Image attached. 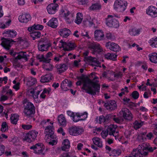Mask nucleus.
<instances>
[{
    "instance_id": "56",
    "label": "nucleus",
    "mask_w": 157,
    "mask_h": 157,
    "mask_svg": "<svg viewBox=\"0 0 157 157\" xmlns=\"http://www.w3.org/2000/svg\"><path fill=\"white\" fill-rule=\"evenodd\" d=\"M123 75V74L122 71H119L118 72L115 73L114 74V77L117 78H121Z\"/></svg>"
},
{
    "instance_id": "63",
    "label": "nucleus",
    "mask_w": 157,
    "mask_h": 157,
    "mask_svg": "<svg viewBox=\"0 0 157 157\" xmlns=\"http://www.w3.org/2000/svg\"><path fill=\"white\" fill-rule=\"evenodd\" d=\"M34 26L35 30H41L44 28V26L43 25L39 24H34Z\"/></svg>"
},
{
    "instance_id": "1",
    "label": "nucleus",
    "mask_w": 157,
    "mask_h": 157,
    "mask_svg": "<svg viewBox=\"0 0 157 157\" xmlns=\"http://www.w3.org/2000/svg\"><path fill=\"white\" fill-rule=\"evenodd\" d=\"M82 83L83 84L82 89L88 94L94 95L96 92L99 91V85L98 84H94L88 77L81 78L76 82V84L79 86Z\"/></svg>"
},
{
    "instance_id": "37",
    "label": "nucleus",
    "mask_w": 157,
    "mask_h": 157,
    "mask_svg": "<svg viewBox=\"0 0 157 157\" xmlns=\"http://www.w3.org/2000/svg\"><path fill=\"white\" fill-rule=\"evenodd\" d=\"M104 57L107 59L116 61L117 60V55L113 53H107L104 55Z\"/></svg>"
},
{
    "instance_id": "33",
    "label": "nucleus",
    "mask_w": 157,
    "mask_h": 157,
    "mask_svg": "<svg viewBox=\"0 0 157 157\" xmlns=\"http://www.w3.org/2000/svg\"><path fill=\"white\" fill-rule=\"evenodd\" d=\"M51 46V44L50 43L47 44H40L38 46V49L39 51L42 52L47 51Z\"/></svg>"
},
{
    "instance_id": "32",
    "label": "nucleus",
    "mask_w": 157,
    "mask_h": 157,
    "mask_svg": "<svg viewBox=\"0 0 157 157\" xmlns=\"http://www.w3.org/2000/svg\"><path fill=\"white\" fill-rule=\"evenodd\" d=\"M51 74H48L41 77L40 81L41 82L45 83L50 82L52 79Z\"/></svg>"
},
{
    "instance_id": "50",
    "label": "nucleus",
    "mask_w": 157,
    "mask_h": 157,
    "mask_svg": "<svg viewBox=\"0 0 157 157\" xmlns=\"http://www.w3.org/2000/svg\"><path fill=\"white\" fill-rule=\"evenodd\" d=\"M143 124V122L136 121L134 123L133 127L135 129H137L141 127Z\"/></svg>"
},
{
    "instance_id": "23",
    "label": "nucleus",
    "mask_w": 157,
    "mask_h": 157,
    "mask_svg": "<svg viewBox=\"0 0 157 157\" xmlns=\"http://www.w3.org/2000/svg\"><path fill=\"white\" fill-rule=\"evenodd\" d=\"M54 128L52 125L46 127L44 130V133L46 134L45 137L47 136L50 137L54 134Z\"/></svg>"
},
{
    "instance_id": "52",
    "label": "nucleus",
    "mask_w": 157,
    "mask_h": 157,
    "mask_svg": "<svg viewBox=\"0 0 157 157\" xmlns=\"http://www.w3.org/2000/svg\"><path fill=\"white\" fill-rule=\"evenodd\" d=\"M79 113H75L72 119L75 122H77L80 121Z\"/></svg>"
},
{
    "instance_id": "20",
    "label": "nucleus",
    "mask_w": 157,
    "mask_h": 157,
    "mask_svg": "<svg viewBox=\"0 0 157 157\" xmlns=\"http://www.w3.org/2000/svg\"><path fill=\"white\" fill-rule=\"evenodd\" d=\"M104 33L101 30H97L94 33V38L98 41H101L103 39L104 37Z\"/></svg>"
},
{
    "instance_id": "47",
    "label": "nucleus",
    "mask_w": 157,
    "mask_h": 157,
    "mask_svg": "<svg viewBox=\"0 0 157 157\" xmlns=\"http://www.w3.org/2000/svg\"><path fill=\"white\" fill-rule=\"evenodd\" d=\"M101 8V5L99 2H97L93 4L90 7V10H100Z\"/></svg>"
},
{
    "instance_id": "64",
    "label": "nucleus",
    "mask_w": 157,
    "mask_h": 157,
    "mask_svg": "<svg viewBox=\"0 0 157 157\" xmlns=\"http://www.w3.org/2000/svg\"><path fill=\"white\" fill-rule=\"evenodd\" d=\"M151 94V93L150 91H146L144 93L143 95L144 97L145 98H148L150 96Z\"/></svg>"
},
{
    "instance_id": "12",
    "label": "nucleus",
    "mask_w": 157,
    "mask_h": 157,
    "mask_svg": "<svg viewBox=\"0 0 157 157\" xmlns=\"http://www.w3.org/2000/svg\"><path fill=\"white\" fill-rule=\"evenodd\" d=\"M36 90V89L35 88H31L28 90V94L30 96L32 97L36 102H39L41 101V100L38 98V95L40 91Z\"/></svg>"
},
{
    "instance_id": "34",
    "label": "nucleus",
    "mask_w": 157,
    "mask_h": 157,
    "mask_svg": "<svg viewBox=\"0 0 157 157\" xmlns=\"http://www.w3.org/2000/svg\"><path fill=\"white\" fill-rule=\"evenodd\" d=\"M148 43L150 46L153 48H157V37H154L148 41Z\"/></svg>"
},
{
    "instance_id": "40",
    "label": "nucleus",
    "mask_w": 157,
    "mask_h": 157,
    "mask_svg": "<svg viewBox=\"0 0 157 157\" xmlns=\"http://www.w3.org/2000/svg\"><path fill=\"white\" fill-rule=\"evenodd\" d=\"M92 140L94 143L98 147H101L102 146V142L99 138L94 137L93 138Z\"/></svg>"
},
{
    "instance_id": "18",
    "label": "nucleus",
    "mask_w": 157,
    "mask_h": 157,
    "mask_svg": "<svg viewBox=\"0 0 157 157\" xmlns=\"http://www.w3.org/2000/svg\"><path fill=\"white\" fill-rule=\"evenodd\" d=\"M71 86V82L66 79L62 82L61 84L60 87L63 91H67L69 90V88Z\"/></svg>"
},
{
    "instance_id": "16",
    "label": "nucleus",
    "mask_w": 157,
    "mask_h": 157,
    "mask_svg": "<svg viewBox=\"0 0 157 157\" xmlns=\"http://www.w3.org/2000/svg\"><path fill=\"white\" fill-rule=\"evenodd\" d=\"M31 19L30 15L28 13H24L20 15L18 17L19 21L23 23H27Z\"/></svg>"
},
{
    "instance_id": "39",
    "label": "nucleus",
    "mask_w": 157,
    "mask_h": 157,
    "mask_svg": "<svg viewBox=\"0 0 157 157\" xmlns=\"http://www.w3.org/2000/svg\"><path fill=\"white\" fill-rule=\"evenodd\" d=\"M17 54V56L15 57L16 59H24L25 61L27 60V56L26 54V52H21Z\"/></svg>"
},
{
    "instance_id": "26",
    "label": "nucleus",
    "mask_w": 157,
    "mask_h": 157,
    "mask_svg": "<svg viewBox=\"0 0 157 157\" xmlns=\"http://www.w3.org/2000/svg\"><path fill=\"white\" fill-rule=\"evenodd\" d=\"M89 48L98 52H101L102 51V48L98 44L91 43L89 46Z\"/></svg>"
},
{
    "instance_id": "28",
    "label": "nucleus",
    "mask_w": 157,
    "mask_h": 157,
    "mask_svg": "<svg viewBox=\"0 0 157 157\" xmlns=\"http://www.w3.org/2000/svg\"><path fill=\"white\" fill-rule=\"evenodd\" d=\"M70 147V143L69 140L67 139H65L63 142L61 150L63 151H66L69 149Z\"/></svg>"
},
{
    "instance_id": "22",
    "label": "nucleus",
    "mask_w": 157,
    "mask_h": 157,
    "mask_svg": "<svg viewBox=\"0 0 157 157\" xmlns=\"http://www.w3.org/2000/svg\"><path fill=\"white\" fill-rule=\"evenodd\" d=\"M111 118V115H107L105 117L103 116H101L97 117L96 119L97 122L99 124H101L107 121L108 120Z\"/></svg>"
},
{
    "instance_id": "61",
    "label": "nucleus",
    "mask_w": 157,
    "mask_h": 157,
    "mask_svg": "<svg viewBox=\"0 0 157 157\" xmlns=\"http://www.w3.org/2000/svg\"><path fill=\"white\" fill-rule=\"evenodd\" d=\"M81 36H83L84 37H86L89 38V36L87 32L85 30H82Z\"/></svg>"
},
{
    "instance_id": "46",
    "label": "nucleus",
    "mask_w": 157,
    "mask_h": 157,
    "mask_svg": "<svg viewBox=\"0 0 157 157\" xmlns=\"http://www.w3.org/2000/svg\"><path fill=\"white\" fill-rule=\"evenodd\" d=\"M53 123L54 122L51 121L50 119L43 120L41 122L40 125L43 127H44L49 125V124L52 125Z\"/></svg>"
},
{
    "instance_id": "41",
    "label": "nucleus",
    "mask_w": 157,
    "mask_h": 157,
    "mask_svg": "<svg viewBox=\"0 0 157 157\" xmlns=\"http://www.w3.org/2000/svg\"><path fill=\"white\" fill-rule=\"evenodd\" d=\"M140 29L136 28H133L129 30V34L132 36H136L139 35L140 33Z\"/></svg>"
},
{
    "instance_id": "10",
    "label": "nucleus",
    "mask_w": 157,
    "mask_h": 157,
    "mask_svg": "<svg viewBox=\"0 0 157 157\" xmlns=\"http://www.w3.org/2000/svg\"><path fill=\"white\" fill-rule=\"evenodd\" d=\"M146 13L152 18H155L157 17V8L150 6L146 9Z\"/></svg>"
},
{
    "instance_id": "62",
    "label": "nucleus",
    "mask_w": 157,
    "mask_h": 157,
    "mask_svg": "<svg viewBox=\"0 0 157 157\" xmlns=\"http://www.w3.org/2000/svg\"><path fill=\"white\" fill-rule=\"evenodd\" d=\"M5 147L2 144H0V156L2 155L4 152Z\"/></svg>"
},
{
    "instance_id": "2",
    "label": "nucleus",
    "mask_w": 157,
    "mask_h": 157,
    "mask_svg": "<svg viewBox=\"0 0 157 157\" xmlns=\"http://www.w3.org/2000/svg\"><path fill=\"white\" fill-rule=\"evenodd\" d=\"M59 16L65 20L67 24H71L73 21L74 17V14L66 9H61L59 11Z\"/></svg>"
},
{
    "instance_id": "31",
    "label": "nucleus",
    "mask_w": 157,
    "mask_h": 157,
    "mask_svg": "<svg viewBox=\"0 0 157 157\" xmlns=\"http://www.w3.org/2000/svg\"><path fill=\"white\" fill-rule=\"evenodd\" d=\"M58 120L60 125L63 126L66 125L67 124L66 119L63 114H61L58 116Z\"/></svg>"
},
{
    "instance_id": "48",
    "label": "nucleus",
    "mask_w": 157,
    "mask_h": 157,
    "mask_svg": "<svg viewBox=\"0 0 157 157\" xmlns=\"http://www.w3.org/2000/svg\"><path fill=\"white\" fill-rule=\"evenodd\" d=\"M83 19V15L82 13H78L77 14L75 22L76 23L79 24L81 22Z\"/></svg>"
},
{
    "instance_id": "25",
    "label": "nucleus",
    "mask_w": 157,
    "mask_h": 157,
    "mask_svg": "<svg viewBox=\"0 0 157 157\" xmlns=\"http://www.w3.org/2000/svg\"><path fill=\"white\" fill-rule=\"evenodd\" d=\"M13 42L12 40H8L5 39L2 42L1 44L5 49H9L13 44Z\"/></svg>"
},
{
    "instance_id": "60",
    "label": "nucleus",
    "mask_w": 157,
    "mask_h": 157,
    "mask_svg": "<svg viewBox=\"0 0 157 157\" xmlns=\"http://www.w3.org/2000/svg\"><path fill=\"white\" fill-rule=\"evenodd\" d=\"M32 125L30 124H22L21 127L24 129L29 130L32 128Z\"/></svg>"
},
{
    "instance_id": "42",
    "label": "nucleus",
    "mask_w": 157,
    "mask_h": 157,
    "mask_svg": "<svg viewBox=\"0 0 157 157\" xmlns=\"http://www.w3.org/2000/svg\"><path fill=\"white\" fill-rule=\"evenodd\" d=\"M27 84L29 86H31L37 83L36 79L34 78L29 77L27 78Z\"/></svg>"
},
{
    "instance_id": "45",
    "label": "nucleus",
    "mask_w": 157,
    "mask_h": 157,
    "mask_svg": "<svg viewBox=\"0 0 157 157\" xmlns=\"http://www.w3.org/2000/svg\"><path fill=\"white\" fill-rule=\"evenodd\" d=\"M49 60L48 62H44L45 63L43 64V67L44 68L48 71L51 70L52 68V65L49 63L51 59H48Z\"/></svg>"
},
{
    "instance_id": "24",
    "label": "nucleus",
    "mask_w": 157,
    "mask_h": 157,
    "mask_svg": "<svg viewBox=\"0 0 157 157\" xmlns=\"http://www.w3.org/2000/svg\"><path fill=\"white\" fill-rule=\"evenodd\" d=\"M59 33L61 36L64 38H67L71 33V32L67 29L63 28L59 30Z\"/></svg>"
},
{
    "instance_id": "49",
    "label": "nucleus",
    "mask_w": 157,
    "mask_h": 157,
    "mask_svg": "<svg viewBox=\"0 0 157 157\" xmlns=\"http://www.w3.org/2000/svg\"><path fill=\"white\" fill-rule=\"evenodd\" d=\"M51 90L49 88L48 89L44 88L42 92L40 95V98L44 99L46 97V94H49Z\"/></svg>"
},
{
    "instance_id": "8",
    "label": "nucleus",
    "mask_w": 157,
    "mask_h": 157,
    "mask_svg": "<svg viewBox=\"0 0 157 157\" xmlns=\"http://www.w3.org/2000/svg\"><path fill=\"white\" fill-rule=\"evenodd\" d=\"M89 52L87 51L83 53V55L85 57V60L87 63L89 64H91L92 65H94L95 66H100L99 62L98 61L97 59L93 58L91 56H87Z\"/></svg>"
},
{
    "instance_id": "30",
    "label": "nucleus",
    "mask_w": 157,
    "mask_h": 157,
    "mask_svg": "<svg viewBox=\"0 0 157 157\" xmlns=\"http://www.w3.org/2000/svg\"><path fill=\"white\" fill-rule=\"evenodd\" d=\"M148 58L151 63H157V53L154 52L148 55Z\"/></svg>"
},
{
    "instance_id": "58",
    "label": "nucleus",
    "mask_w": 157,
    "mask_h": 157,
    "mask_svg": "<svg viewBox=\"0 0 157 157\" xmlns=\"http://www.w3.org/2000/svg\"><path fill=\"white\" fill-rule=\"evenodd\" d=\"M69 45L70 47L68 48V50H70V51L74 49L76 47L75 44L73 42H69Z\"/></svg>"
},
{
    "instance_id": "44",
    "label": "nucleus",
    "mask_w": 157,
    "mask_h": 157,
    "mask_svg": "<svg viewBox=\"0 0 157 157\" xmlns=\"http://www.w3.org/2000/svg\"><path fill=\"white\" fill-rule=\"evenodd\" d=\"M30 36L32 38L33 40H34L36 39L39 38L41 36V34L40 32L35 31L31 33Z\"/></svg>"
},
{
    "instance_id": "11",
    "label": "nucleus",
    "mask_w": 157,
    "mask_h": 157,
    "mask_svg": "<svg viewBox=\"0 0 157 157\" xmlns=\"http://www.w3.org/2000/svg\"><path fill=\"white\" fill-rule=\"evenodd\" d=\"M84 131L82 128L76 126L70 128L68 132L70 135L76 136L81 134Z\"/></svg>"
},
{
    "instance_id": "35",
    "label": "nucleus",
    "mask_w": 157,
    "mask_h": 157,
    "mask_svg": "<svg viewBox=\"0 0 157 157\" xmlns=\"http://www.w3.org/2000/svg\"><path fill=\"white\" fill-rule=\"evenodd\" d=\"M89 77L91 78L93 81H95V82H94L92 81L91 79V81L94 84H98L99 87H100V86L98 84L99 81L98 80L99 79V78L95 74V73H92L89 75Z\"/></svg>"
},
{
    "instance_id": "14",
    "label": "nucleus",
    "mask_w": 157,
    "mask_h": 157,
    "mask_svg": "<svg viewBox=\"0 0 157 157\" xmlns=\"http://www.w3.org/2000/svg\"><path fill=\"white\" fill-rule=\"evenodd\" d=\"M59 5L56 3H51L48 5L47 9L48 13L50 14H54L58 10Z\"/></svg>"
},
{
    "instance_id": "51",
    "label": "nucleus",
    "mask_w": 157,
    "mask_h": 157,
    "mask_svg": "<svg viewBox=\"0 0 157 157\" xmlns=\"http://www.w3.org/2000/svg\"><path fill=\"white\" fill-rule=\"evenodd\" d=\"M8 129V126L6 122H3L1 125V130L2 132H5Z\"/></svg>"
},
{
    "instance_id": "38",
    "label": "nucleus",
    "mask_w": 157,
    "mask_h": 157,
    "mask_svg": "<svg viewBox=\"0 0 157 157\" xmlns=\"http://www.w3.org/2000/svg\"><path fill=\"white\" fill-rule=\"evenodd\" d=\"M19 116L17 114H12L10 117V121L13 124H16L19 120Z\"/></svg>"
},
{
    "instance_id": "13",
    "label": "nucleus",
    "mask_w": 157,
    "mask_h": 157,
    "mask_svg": "<svg viewBox=\"0 0 157 157\" xmlns=\"http://www.w3.org/2000/svg\"><path fill=\"white\" fill-rule=\"evenodd\" d=\"M105 46L107 48L115 52H118L121 50L119 46L114 42H107L105 44Z\"/></svg>"
},
{
    "instance_id": "29",
    "label": "nucleus",
    "mask_w": 157,
    "mask_h": 157,
    "mask_svg": "<svg viewBox=\"0 0 157 157\" xmlns=\"http://www.w3.org/2000/svg\"><path fill=\"white\" fill-rule=\"evenodd\" d=\"M56 67L57 69V72L59 73H62L67 69V67L65 64H60L56 65Z\"/></svg>"
},
{
    "instance_id": "15",
    "label": "nucleus",
    "mask_w": 157,
    "mask_h": 157,
    "mask_svg": "<svg viewBox=\"0 0 157 157\" xmlns=\"http://www.w3.org/2000/svg\"><path fill=\"white\" fill-rule=\"evenodd\" d=\"M123 117L126 120L130 121L133 118V116L131 112L127 108H124L122 109Z\"/></svg>"
},
{
    "instance_id": "9",
    "label": "nucleus",
    "mask_w": 157,
    "mask_h": 157,
    "mask_svg": "<svg viewBox=\"0 0 157 157\" xmlns=\"http://www.w3.org/2000/svg\"><path fill=\"white\" fill-rule=\"evenodd\" d=\"M31 149H33L34 151V152L37 154H43V152L44 149V145L41 143H39L33 145L30 147Z\"/></svg>"
},
{
    "instance_id": "19",
    "label": "nucleus",
    "mask_w": 157,
    "mask_h": 157,
    "mask_svg": "<svg viewBox=\"0 0 157 157\" xmlns=\"http://www.w3.org/2000/svg\"><path fill=\"white\" fill-rule=\"evenodd\" d=\"M3 35L6 37L13 38L17 34V32L14 30H5L2 33Z\"/></svg>"
},
{
    "instance_id": "4",
    "label": "nucleus",
    "mask_w": 157,
    "mask_h": 157,
    "mask_svg": "<svg viewBox=\"0 0 157 157\" xmlns=\"http://www.w3.org/2000/svg\"><path fill=\"white\" fill-rule=\"evenodd\" d=\"M24 113L27 116H30L35 112V107L33 105L29 102H26L24 103Z\"/></svg>"
},
{
    "instance_id": "59",
    "label": "nucleus",
    "mask_w": 157,
    "mask_h": 157,
    "mask_svg": "<svg viewBox=\"0 0 157 157\" xmlns=\"http://www.w3.org/2000/svg\"><path fill=\"white\" fill-rule=\"evenodd\" d=\"M132 95L134 99H137L139 98V94L137 91H135L132 92Z\"/></svg>"
},
{
    "instance_id": "3",
    "label": "nucleus",
    "mask_w": 157,
    "mask_h": 157,
    "mask_svg": "<svg viewBox=\"0 0 157 157\" xmlns=\"http://www.w3.org/2000/svg\"><path fill=\"white\" fill-rule=\"evenodd\" d=\"M127 5V2L125 0H117L114 2L113 8L116 11L122 13L126 10Z\"/></svg>"
},
{
    "instance_id": "6",
    "label": "nucleus",
    "mask_w": 157,
    "mask_h": 157,
    "mask_svg": "<svg viewBox=\"0 0 157 157\" xmlns=\"http://www.w3.org/2000/svg\"><path fill=\"white\" fill-rule=\"evenodd\" d=\"M106 24L109 27L117 28L119 27L120 24L119 21L113 18L112 15H108L106 18Z\"/></svg>"
},
{
    "instance_id": "21",
    "label": "nucleus",
    "mask_w": 157,
    "mask_h": 157,
    "mask_svg": "<svg viewBox=\"0 0 157 157\" xmlns=\"http://www.w3.org/2000/svg\"><path fill=\"white\" fill-rule=\"evenodd\" d=\"M104 106L107 109L110 110H114L117 107L116 102L114 101H111L105 103Z\"/></svg>"
},
{
    "instance_id": "55",
    "label": "nucleus",
    "mask_w": 157,
    "mask_h": 157,
    "mask_svg": "<svg viewBox=\"0 0 157 157\" xmlns=\"http://www.w3.org/2000/svg\"><path fill=\"white\" fill-rule=\"evenodd\" d=\"M121 92L120 93L118 94V95L120 97H122L123 95L125 94L126 93L128 92V87L125 86L124 88H122L121 89Z\"/></svg>"
},
{
    "instance_id": "27",
    "label": "nucleus",
    "mask_w": 157,
    "mask_h": 157,
    "mask_svg": "<svg viewBox=\"0 0 157 157\" xmlns=\"http://www.w3.org/2000/svg\"><path fill=\"white\" fill-rule=\"evenodd\" d=\"M47 24L52 28H56L58 26V21L56 18L53 17L50 19Z\"/></svg>"
},
{
    "instance_id": "57",
    "label": "nucleus",
    "mask_w": 157,
    "mask_h": 157,
    "mask_svg": "<svg viewBox=\"0 0 157 157\" xmlns=\"http://www.w3.org/2000/svg\"><path fill=\"white\" fill-rule=\"evenodd\" d=\"M13 83L15 85L13 86V88L16 90H17L19 89L20 83L19 82H17L15 80H14L13 81Z\"/></svg>"
},
{
    "instance_id": "5",
    "label": "nucleus",
    "mask_w": 157,
    "mask_h": 157,
    "mask_svg": "<svg viewBox=\"0 0 157 157\" xmlns=\"http://www.w3.org/2000/svg\"><path fill=\"white\" fill-rule=\"evenodd\" d=\"M38 133V132L35 130H32L25 135L23 140L27 142L31 143L35 140Z\"/></svg>"
},
{
    "instance_id": "7",
    "label": "nucleus",
    "mask_w": 157,
    "mask_h": 157,
    "mask_svg": "<svg viewBox=\"0 0 157 157\" xmlns=\"http://www.w3.org/2000/svg\"><path fill=\"white\" fill-rule=\"evenodd\" d=\"M147 144L144 143L141 145H139L137 148L133 150L136 151L137 155L140 157L146 155L147 154V150L146 149Z\"/></svg>"
},
{
    "instance_id": "36",
    "label": "nucleus",
    "mask_w": 157,
    "mask_h": 157,
    "mask_svg": "<svg viewBox=\"0 0 157 157\" xmlns=\"http://www.w3.org/2000/svg\"><path fill=\"white\" fill-rule=\"evenodd\" d=\"M69 42H66L62 41L59 42V47L60 48H63V49L65 51H70V50H68V48H69Z\"/></svg>"
},
{
    "instance_id": "17",
    "label": "nucleus",
    "mask_w": 157,
    "mask_h": 157,
    "mask_svg": "<svg viewBox=\"0 0 157 157\" xmlns=\"http://www.w3.org/2000/svg\"><path fill=\"white\" fill-rule=\"evenodd\" d=\"M117 128V125H110L108 129V132H109V134L110 135H113L115 137V139H117V137H118L119 135L118 132H115Z\"/></svg>"
},
{
    "instance_id": "43",
    "label": "nucleus",
    "mask_w": 157,
    "mask_h": 157,
    "mask_svg": "<svg viewBox=\"0 0 157 157\" xmlns=\"http://www.w3.org/2000/svg\"><path fill=\"white\" fill-rule=\"evenodd\" d=\"M121 150L119 149H113L111 151L109 152L110 156H117L119 155L121 153Z\"/></svg>"
},
{
    "instance_id": "54",
    "label": "nucleus",
    "mask_w": 157,
    "mask_h": 157,
    "mask_svg": "<svg viewBox=\"0 0 157 157\" xmlns=\"http://www.w3.org/2000/svg\"><path fill=\"white\" fill-rule=\"evenodd\" d=\"M80 115V121H83L85 120L87 117V113L85 112L83 113H79Z\"/></svg>"
},
{
    "instance_id": "53",
    "label": "nucleus",
    "mask_w": 157,
    "mask_h": 157,
    "mask_svg": "<svg viewBox=\"0 0 157 157\" xmlns=\"http://www.w3.org/2000/svg\"><path fill=\"white\" fill-rule=\"evenodd\" d=\"M37 58L40 62H48L49 61L48 59H46L44 57V56L43 55H38L37 56Z\"/></svg>"
}]
</instances>
